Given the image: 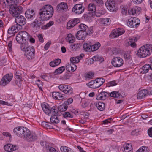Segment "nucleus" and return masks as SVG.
Listing matches in <instances>:
<instances>
[{
  "label": "nucleus",
  "instance_id": "0e129e2a",
  "mask_svg": "<svg viewBox=\"0 0 152 152\" xmlns=\"http://www.w3.org/2000/svg\"><path fill=\"white\" fill-rule=\"evenodd\" d=\"M133 21L132 20L131 18L129 19L128 20V21L127 22V25L129 27L133 28V25H132V23Z\"/></svg>",
  "mask_w": 152,
  "mask_h": 152
},
{
  "label": "nucleus",
  "instance_id": "e433bc0d",
  "mask_svg": "<svg viewBox=\"0 0 152 152\" xmlns=\"http://www.w3.org/2000/svg\"><path fill=\"white\" fill-rule=\"evenodd\" d=\"M110 96L111 97L118 98L120 96L122 97V96L121 95V94L118 91H113L110 94Z\"/></svg>",
  "mask_w": 152,
  "mask_h": 152
},
{
  "label": "nucleus",
  "instance_id": "72a5a7b5",
  "mask_svg": "<svg viewBox=\"0 0 152 152\" xmlns=\"http://www.w3.org/2000/svg\"><path fill=\"white\" fill-rule=\"evenodd\" d=\"M87 85L89 87L93 89H96L98 88L97 84L96 81H95V80H91L87 84Z\"/></svg>",
  "mask_w": 152,
  "mask_h": 152
},
{
  "label": "nucleus",
  "instance_id": "e2e57ef3",
  "mask_svg": "<svg viewBox=\"0 0 152 152\" xmlns=\"http://www.w3.org/2000/svg\"><path fill=\"white\" fill-rule=\"evenodd\" d=\"M44 20L42 19L41 20L39 19L37 20V27H40V26L43 24V23Z\"/></svg>",
  "mask_w": 152,
  "mask_h": 152
},
{
  "label": "nucleus",
  "instance_id": "9d476101",
  "mask_svg": "<svg viewBox=\"0 0 152 152\" xmlns=\"http://www.w3.org/2000/svg\"><path fill=\"white\" fill-rule=\"evenodd\" d=\"M13 75L11 73L6 74L2 78L1 81V84L5 86L9 83L12 79Z\"/></svg>",
  "mask_w": 152,
  "mask_h": 152
},
{
  "label": "nucleus",
  "instance_id": "6e6d98bb",
  "mask_svg": "<svg viewBox=\"0 0 152 152\" xmlns=\"http://www.w3.org/2000/svg\"><path fill=\"white\" fill-rule=\"evenodd\" d=\"M62 115L64 118H72L73 117V115L68 112H64Z\"/></svg>",
  "mask_w": 152,
  "mask_h": 152
},
{
  "label": "nucleus",
  "instance_id": "49530a36",
  "mask_svg": "<svg viewBox=\"0 0 152 152\" xmlns=\"http://www.w3.org/2000/svg\"><path fill=\"white\" fill-rule=\"evenodd\" d=\"M100 46L101 45L99 42H97L94 44L91 45L92 48V51H94L97 50L100 47Z\"/></svg>",
  "mask_w": 152,
  "mask_h": 152
},
{
  "label": "nucleus",
  "instance_id": "473e14b6",
  "mask_svg": "<svg viewBox=\"0 0 152 152\" xmlns=\"http://www.w3.org/2000/svg\"><path fill=\"white\" fill-rule=\"evenodd\" d=\"M138 40V39L135 37H133L130 39V40L128 42L129 45H130L131 47H134L136 45L135 43Z\"/></svg>",
  "mask_w": 152,
  "mask_h": 152
},
{
  "label": "nucleus",
  "instance_id": "393cba45",
  "mask_svg": "<svg viewBox=\"0 0 152 152\" xmlns=\"http://www.w3.org/2000/svg\"><path fill=\"white\" fill-rule=\"evenodd\" d=\"M107 94V93L105 92L102 91L99 92V90L98 93L96 95V99L97 100H104L106 98Z\"/></svg>",
  "mask_w": 152,
  "mask_h": 152
},
{
  "label": "nucleus",
  "instance_id": "ddd939ff",
  "mask_svg": "<svg viewBox=\"0 0 152 152\" xmlns=\"http://www.w3.org/2000/svg\"><path fill=\"white\" fill-rule=\"evenodd\" d=\"M84 7L82 4H77L74 5L73 7L72 11L77 14H80L82 13L84 11Z\"/></svg>",
  "mask_w": 152,
  "mask_h": 152
},
{
  "label": "nucleus",
  "instance_id": "603ef678",
  "mask_svg": "<svg viewBox=\"0 0 152 152\" xmlns=\"http://www.w3.org/2000/svg\"><path fill=\"white\" fill-rule=\"evenodd\" d=\"M131 19H132V20L133 21L132 23V25H133V28L136 27V26L140 24V23L138 22H137L136 21V20H137V22L139 21L138 19H137L136 18H131Z\"/></svg>",
  "mask_w": 152,
  "mask_h": 152
},
{
  "label": "nucleus",
  "instance_id": "a18cd8bd",
  "mask_svg": "<svg viewBox=\"0 0 152 152\" xmlns=\"http://www.w3.org/2000/svg\"><path fill=\"white\" fill-rule=\"evenodd\" d=\"M94 74L91 72L86 74L85 75V77L86 80L92 79L94 76Z\"/></svg>",
  "mask_w": 152,
  "mask_h": 152
},
{
  "label": "nucleus",
  "instance_id": "4468645a",
  "mask_svg": "<svg viewBox=\"0 0 152 152\" xmlns=\"http://www.w3.org/2000/svg\"><path fill=\"white\" fill-rule=\"evenodd\" d=\"M80 22V19L79 18L71 20L68 22L66 25V28L68 29H70L79 23Z\"/></svg>",
  "mask_w": 152,
  "mask_h": 152
},
{
  "label": "nucleus",
  "instance_id": "5701e85b",
  "mask_svg": "<svg viewBox=\"0 0 152 152\" xmlns=\"http://www.w3.org/2000/svg\"><path fill=\"white\" fill-rule=\"evenodd\" d=\"M86 36L85 33H84L83 31L81 29L75 34L76 37L78 40H83L85 38Z\"/></svg>",
  "mask_w": 152,
  "mask_h": 152
},
{
  "label": "nucleus",
  "instance_id": "c9c22d12",
  "mask_svg": "<svg viewBox=\"0 0 152 152\" xmlns=\"http://www.w3.org/2000/svg\"><path fill=\"white\" fill-rule=\"evenodd\" d=\"M151 66L149 64H147L144 65L141 68V72L142 73H146L148 72L149 69H151Z\"/></svg>",
  "mask_w": 152,
  "mask_h": 152
},
{
  "label": "nucleus",
  "instance_id": "0eeeda50",
  "mask_svg": "<svg viewBox=\"0 0 152 152\" xmlns=\"http://www.w3.org/2000/svg\"><path fill=\"white\" fill-rule=\"evenodd\" d=\"M35 55V50L34 47L28 46L24 53L26 58L28 60H31L34 58Z\"/></svg>",
  "mask_w": 152,
  "mask_h": 152
},
{
  "label": "nucleus",
  "instance_id": "4d7b16f0",
  "mask_svg": "<svg viewBox=\"0 0 152 152\" xmlns=\"http://www.w3.org/2000/svg\"><path fill=\"white\" fill-rule=\"evenodd\" d=\"M71 148L66 146H61L60 150L61 152H68Z\"/></svg>",
  "mask_w": 152,
  "mask_h": 152
},
{
  "label": "nucleus",
  "instance_id": "f3484780",
  "mask_svg": "<svg viewBox=\"0 0 152 152\" xmlns=\"http://www.w3.org/2000/svg\"><path fill=\"white\" fill-rule=\"evenodd\" d=\"M16 0H1L0 3L4 7H8L12 6L17 2Z\"/></svg>",
  "mask_w": 152,
  "mask_h": 152
},
{
  "label": "nucleus",
  "instance_id": "7ed1b4c3",
  "mask_svg": "<svg viewBox=\"0 0 152 152\" xmlns=\"http://www.w3.org/2000/svg\"><path fill=\"white\" fill-rule=\"evenodd\" d=\"M152 52V45L146 44L141 47L137 51V54L141 58L149 56Z\"/></svg>",
  "mask_w": 152,
  "mask_h": 152
},
{
  "label": "nucleus",
  "instance_id": "8fccbe9b",
  "mask_svg": "<svg viewBox=\"0 0 152 152\" xmlns=\"http://www.w3.org/2000/svg\"><path fill=\"white\" fill-rule=\"evenodd\" d=\"M51 124V123L50 122L43 121L42 122L41 125L45 128L50 129L52 128V126L50 125Z\"/></svg>",
  "mask_w": 152,
  "mask_h": 152
},
{
  "label": "nucleus",
  "instance_id": "cd10ccee",
  "mask_svg": "<svg viewBox=\"0 0 152 152\" xmlns=\"http://www.w3.org/2000/svg\"><path fill=\"white\" fill-rule=\"evenodd\" d=\"M66 69L67 71L69 72H70L71 71L74 72L76 70L77 66L74 64H72V65H71L68 64L66 65Z\"/></svg>",
  "mask_w": 152,
  "mask_h": 152
},
{
  "label": "nucleus",
  "instance_id": "864d4df0",
  "mask_svg": "<svg viewBox=\"0 0 152 152\" xmlns=\"http://www.w3.org/2000/svg\"><path fill=\"white\" fill-rule=\"evenodd\" d=\"M67 107V105L64 103L62 105H60V110L61 112H64L66 110Z\"/></svg>",
  "mask_w": 152,
  "mask_h": 152
},
{
  "label": "nucleus",
  "instance_id": "3c124183",
  "mask_svg": "<svg viewBox=\"0 0 152 152\" xmlns=\"http://www.w3.org/2000/svg\"><path fill=\"white\" fill-rule=\"evenodd\" d=\"M136 152H149V150L147 147L143 146L140 148Z\"/></svg>",
  "mask_w": 152,
  "mask_h": 152
},
{
  "label": "nucleus",
  "instance_id": "5fc2aeb1",
  "mask_svg": "<svg viewBox=\"0 0 152 152\" xmlns=\"http://www.w3.org/2000/svg\"><path fill=\"white\" fill-rule=\"evenodd\" d=\"M21 44L20 45V48L22 50L25 51L27 48L28 47L27 43L24 42L20 43Z\"/></svg>",
  "mask_w": 152,
  "mask_h": 152
},
{
  "label": "nucleus",
  "instance_id": "bf43d9fd",
  "mask_svg": "<svg viewBox=\"0 0 152 152\" xmlns=\"http://www.w3.org/2000/svg\"><path fill=\"white\" fill-rule=\"evenodd\" d=\"M48 152H58L57 151L53 148L49 146H46Z\"/></svg>",
  "mask_w": 152,
  "mask_h": 152
},
{
  "label": "nucleus",
  "instance_id": "58836bf2",
  "mask_svg": "<svg viewBox=\"0 0 152 152\" xmlns=\"http://www.w3.org/2000/svg\"><path fill=\"white\" fill-rule=\"evenodd\" d=\"M97 84L98 88L101 86L105 82V80L102 78H97L95 80Z\"/></svg>",
  "mask_w": 152,
  "mask_h": 152
},
{
  "label": "nucleus",
  "instance_id": "13d9d810",
  "mask_svg": "<svg viewBox=\"0 0 152 152\" xmlns=\"http://www.w3.org/2000/svg\"><path fill=\"white\" fill-rule=\"evenodd\" d=\"M110 19L108 18L103 19L101 21L102 23L103 24L107 25L110 23Z\"/></svg>",
  "mask_w": 152,
  "mask_h": 152
},
{
  "label": "nucleus",
  "instance_id": "412c9836",
  "mask_svg": "<svg viewBox=\"0 0 152 152\" xmlns=\"http://www.w3.org/2000/svg\"><path fill=\"white\" fill-rule=\"evenodd\" d=\"M18 148L16 146L13 145L11 144H7L4 147V150L7 152L13 151L17 150Z\"/></svg>",
  "mask_w": 152,
  "mask_h": 152
},
{
  "label": "nucleus",
  "instance_id": "1a4fd4ad",
  "mask_svg": "<svg viewBox=\"0 0 152 152\" xmlns=\"http://www.w3.org/2000/svg\"><path fill=\"white\" fill-rule=\"evenodd\" d=\"M58 88L61 91L67 94H71L73 93V89L71 87L64 84L60 85Z\"/></svg>",
  "mask_w": 152,
  "mask_h": 152
},
{
  "label": "nucleus",
  "instance_id": "39448f33",
  "mask_svg": "<svg viewBox=\"0 0 152 152\" xmlns=\"http://www.w3.org/2000/svg\"><path fill=\"white\" fill-rule=\"evenodd\" d=\"M30 36L29 34L26 31H22L17 35L16 40L19 43L24 42L29 39Z\"/></svg>",
  "mask_w": 152,
  "mask_h": 152
},
{
  "label": "nucleus",
  "instance_id": "de8ad7c7",
  "mask_svg": "<svg viewBox=\"0 0 152 152\" xmlns=\"http://www.w3.org/2000/svg\"><path fill=\"white\" fill-rule=\"evenodd\" d=\"M104 13V12L102 10H96L94 12H93V16L95 15L98 17H99L101 15H103Z\"/></svg>",
  "mask_w": 152,
  "mask_h": 152
},
{
  "label": "nucleus",
  "instance_id": "6ab92c4d",
  "mask_svg": "<svg viewBox=\"0 0 152 152\" xmlns=\"http://www.w3.org/2000/svg\"><path fill=\"white\" fill-rule=\"evenodd\" d=\"M35 13H34V10L32 9H28L25 13L26 18L30 20H33L34 17Z\"/></svg>",
  "mask_w": 152,
  "mask_h": 152
},
{
  "label": "nucleus",
  "instance_id": "09e8293b",
  "mask_svg": "<svg viewBox=\"0 0 152 152\" xmlns=\"http://www.w3.org/2000/svg\"><path fill=\"white\" fill-rule=\"evenodd\" d=\"M119 36L117 30L114 29L112 31V33L110 36L111 38H115L118 37Z\"/></svg>",
  "mask_w": 152,
  "mask_h": 152
},
{
  "label": "nucleus",
  "instance_id": "680f3d73",
  "mask_svg": "<svg viewBox=\"0 0 152 152\" xmlns=\"http://www.w3.org/2000/svg\"><path fill=\"white\" fill-rule=\"evenodd\" d=\"M117 85V83L115 81L109 82L107 83V86L108 87L113 86Z\"/></svg>",
  "mask_w": 152,
  "mask_h": 152
},
{
  "label": "nucleus",
  "instance_id": "20e7f679",
  "mask_svg": "<svg viewBox=\"0 0 152 152\" xmlns=\"http://www.w3.org/2000/svg\"><path fill=\"white\" fill-rule=\"evenodd\" d=\"M15 134L19 137H23L27 139L30 132L29 129L24 127H17L13 129Z\"/></svg>",
  "mask_w": 152,
  "mask_h": 152
},
{
  "label": "nucleus",
  "instance_id": "338daca9",
  "mask_svg": "<svg viewBox=\"0 0 152 152\" xmlns=\"http://www.w3.org/2000/svg\"><path fill=\"white\" fill-rule=\"evenodd\" d=\"M117 30L119 35L123 34L125 32V31L123 29L118 28Z\"/></svg>",
  "mask_w": 152,
  "mask_h": 152
},
{
  "label": "nucleus",
  "instance_id": "c756f323",
  "mask_svg": "<svg viewBox=\"0 0 152 152\" xmlns=\"http://www.w3.org/2000/svg\"><path fill=\"white\" fill-rule=\"evenodd\" d=\"M96 106L99 110L102 111L104 109L105 105L104 103L102 102H98L96 103Z\"/></svg>",
  "mask_w": 152,
  "mask_h": 152
},
{
  "label": "nucleus",
  "instance_id": "2f4dec72",
  "mask_svg": "<svg viewBox=\"0 0 152 152\" xmlns=\"http://www.w3.org/2000/svg\"><path fill=\"white\" fill-rule=\"evenodd\" d=\"M83 49L86 51H92V48L91 43H85L83 45Z\"/></svg>",
  "mask_w": 152,
  "mask_h": 152
},
{
  "label": "nucleus",
  "instance_id": "4be33fe9",
  "mask_svg": "<svg viewBox=\"0 0 152 152\" xmlns=\"http://www.w3.org/2000/svg\"><path fill=\"white\" fill-rule=\"evenodd\" d=\"M64 95L58 92H53L52 93L53 98L56 100H62L64 99Z\"/></svg>",
  "mask_w": 152,
  "mask_h": 152
},
{
  "label": "nucleus",
  "instance_id": "423d86ee",
  "mask_svg": "<svg viewBox=\"0 0 152 152\" xmlns=\"http://www.w3.org/2000/svg\"><path fill=\"white\" fill-rule=\"evenodd\" d=\"M23 11L22 7L16 4V3L11 6L10 11V14L13 17H16L18 16V15L22 13Z\"/></svg>",
  "mask_w": 152,
  "mask_h": 152
},
{
  "label": "nucleus",
  "instance_id": "a19ab883",
  "mask_svg": "<svg viewBox=\"0 0 152 152\" xmlns=\"http://www.w3.org/2000/svg\"><path fill=\"white\" fill-rule=\"evenodd\" d=\"M65 70V68L64 66L60 67L55 70L54 72V75L60 74L62 73Z\"/></svg>",
  "mask_w": 152,
  "mask_h": 152
},
{
  "label": "nucleus",
  "instance_id": "6e6552de",
  "mask_svg": "<svg viewBox=\"0 0 152 152\" xmlns=\"http://www.w3.org/2000/svg\"><path fill=\"white\" fill-rule=\"evenodd\" d=\"M79 27L86 35H90L94 32L93 26L89 27L85 24L81 23L79 25Z\"/></svg>",
  "mask_w": 152,
  "mask_h": 152
},
{
  "label": "nucleus",
  "instance_id": "a211bd4d",
  "mask_svg": "<svg viewBox=\"0 0 152 152\" xmlns=\"http://www.w3.org/2000/svg\"><path fill=\"white\" fill-rule=\"evenodd\" d=\"M22 27H20L18 24L16 23L14 25L11 27L9 28L8 30V33L10 34H12L18 32V31L21 29Z\"/></svg>",
  "mask_w": 152,
  "mask_h": 152
},
{
  "label": "nucleus",
  "instance_id": "69168bd1",
  "mask_svg": "<svg viewBox=\"0 0 152 152\" xmlns=\"http://www.w3.org/2000/svg\"><path fill=\"white\" fill-rule=\"evenodd\" d=\"M71 76V75L69 73L66 72L64 75V79L66 80L69 79Z\"/></svg>",
  "mask_w": 152,
  "mask_h": 152
},
{
  "label": "nucleus",
  "instance_id": "9b49d317",
  "mask_svg": "<svg viewBox=\"0 0 152 152\" xmlns=\"http://www.w3.org/2000/svg\"><path fill=\"white\" fill-rule=\"evenodd\" d=\"M111 63L114 67H119L123 65L124 61L123 59L120 57H115L112 60Z\"/></svg>",
  "mask_w": 152,
  "mask_h": 152
},
{
  "label": "nucleus",
  "instance_id": "ea45409f",
  "mask_svg": "<svg viewBox=\"0 0 152 152\" xmlns=\"http://www.w3.org/2000/svg\"><path fill=\"white\" fill-rule=\"evenodd\" d=\"M88 9L89 11L92 12V13L94 12L96 10L95 5L93 3H91L88 5Z\"/></svg>",
  "mask_w": 152,
  "mask_h": 152
},
{
  "label": "nucleus",
  "instance_id": "f257e3e1",
  "mask_svg": "<svg viewBox=\"0 0 152 152\" xmlns=\"http://www.w3.org/2000/svg\"><path fill=\"white\" fill-rule=\"evenodd\" d=\"M42 109L44 112L48 115H51L50 121L52 123H58L59 120L57 116L59 115L58 113L59 110L57 108L53 106L51 107L48 104L43 103L41 104Z\"/></svg>",
  "mask_w": 152,
  "mask_h": 152
},
{
  "label": "nucleus",
  "instance_id": "a878e982",
  "mask_svg": "<svg viewBox=\"0 0 152 152\" xmlns=\"http://www.w3.org/2000/svg\"><path fill=\"white\" fill-rule=\"evenodd\" d=\"M27 140L29 142H33L37 139L38 136L34 132H30L29 134Z\"/></svg>",
  "mask_w": 152,
  "mask_h": 152
},
{
  "label": "nucleus",
  "instance_id": "774afa93",
  "mask_svg": "<svg viewBox=\"0 0 152 152\" xmlns=\"http://www.w3.org/2000/svg\"><path fill=\"white\" fill-rule=\"evenodd\" d=\"M15 83L16 85L18 86L19 87H20L21 86V82H22V80H16L15 81Z\"/></svg>",
  "mask_w": 152,
  "mask_h": 152
},
{
  "label": "nucleus",
  "instance_id": "2eb2a0df",
  "mask_svg": "<svg viewBox=\"0 0 152 152\" xmlns=\"http://www.w3.org/2000/svg\"><path fill=\"white\" fill-rule=\"evenodd\" d=\"M68 9L67 4L62 2L59 4L56 7V10L58 12H64L66 11Z\"/></svg>",
  "mask_w": 152,
  "mask_h": 152
},
{
  "label": "nucleus",
  "instance_id": "aec40b11",
  "mask_svg": "<svg viewBox=\"0 0 152 152\" xmlns=\"http://www.w3.org/2000/svg\"><path fill=\"white\" fill-rule=\"evenodd\" d=\"M141 10V8L137 6H135L129 9L128 12L130 15H138L140 13Z\"/></svg>",
  "mask_w": 152,
  "mask_h": 152
},
{
  "label": "nucleus",
  "instance_id": "c85d7f7f",
  "mask_svg": "<svg viewBox=\"0 0 152 152\" xmlns=\"http://www.w3.org/2000/svg\"><path fill=\"white\" fill-rule=\"evenodd\" d=\"M81 45L79 43H75L70 45V48L71 50L75 51L79 50L81 47Z\"/></svg>",
  "mask_w": 152,
  "mask_h": 152
},
{
  "label": "nucleus",
  "instance_id": "dca6fc26",
  "mask_svg": "<svg viewBox=\"0 0 152 152\" xmlns=\"http://www.w3.org/2000/svg\"><path fill=\"white\" fill-rule=\"evenodd\" d=\"M16 23L19 25L20 27L25 25L26 23V20L23 16L20 15L17 16L15 19Z\"/></svg>",
  "mask_w": 152,
  "mask_h": 152
},
{
  "label": "nucleus",
  "instance_id": "f8f14e48",
  "mask_svg": "<svg viewBox=\"0 0 152 152\" xmlns=\"http://www.w3.org/2000/svg\"><path fill=\"white\" fill-rule=\"evenodd\" d=\"M107 9L111 12H115L117 10L114 0H107L106 3Z\"/></svg>",
  "mask_w": 152,
  "mask_h": 152
},
{
  "label": "nucleus",
  "instance_id": "f03ea898",
  "mask_svg": "<svg viewBox=\"0 0 152 152\" xmlns=\"http://www.w3.org/2000/svg\"><path fill=\"white\" fill-rule=\"evenodd\" d=\"M54 12L53 7L50 5H46L40 9L39 12L41 19L43 20H48L53 15Z\"/></svg>",
  "mask_w": 152,
  "mask_h": 152
},
{
  "label": "nucleus",
  "instance_id": "bb28decb",
  "mask_svg": "<svg viewBox=\"0 0 152 152\" xmlns=\"http://www.w3.org/2000/svg\"><path fill=\"white\" fill-rule=\"evenodd\" d=\"M84 56L83 54H81L76 57H72L70 58L71 62L73 63H77L79 62Z\"/></svg>",
  "mask_w": 152,
  "mask_h": 152
},
{
  "label": "nucleus",
  "instance_id": "b1692460",
  "mask_svg": "<svg viewBox=\"0 0 152 152\" xmlns=\"http://www.w3.org/2000/svg\"><path fill=\"white\" fill-rule=\"evenodd\" d=\"M149 94L148 91L146 89H143L140 91L137 94L138 99H141L146 96V95Z\"/></svg>",
  "mask_w": 152,
  "mask_h": 152
},
{
  "label": "nucleus",
  "instance_id": "79ce46f5",
  "mask_svg": "<svg viewBox=\"0 0 152 152\" xmlns=\"http://www.w3.org/2000/svg\"><path fill=\"white\" fill-rule=\"evenodd\" d=\"M124 57L126 61L132 58L131 52H126L124 54Z\"/></svg>",
  "mask_w": 152,
  "mask_h": 152
},
{
  "label": "nucleus",
  "instance_id": "7c9ffc66",
  "mask_svg": "<svg viewBox=\"0 0 152 152\" xmlns=\"http://www.w3.org/2000/svg\"><path fill=\"white\" fill-rule=\"evenodd\" d=\"M124 152H132V148L131 143H126L124 145Z\"/></svg>",
  "mask_w": 152,
  "mask_h": 152
},
{
  "label": "nucleus",
  "instance_id": "4c0bfd02",
  "mask_svg": "<svg viewBox=\"0 0 152 152\" xmlns=\"http://www.w3.org/2000/svg\"><path fill=\"white\" fill-rule=\"evenodd\" d=\"M92 59L93 61H99L100 62H102L104 61V58L103 57L99 55L95 56L92 58Z\"/></svg>",
  "mask_w": 152,
  "mask_h": 152
},
{
  "label": "nucleus",
  "instance_id": "f704fd0d",
  "mask_svg": "<svg viewBox=\"0 0 152 152\" xmlns=\"http://www.w3.org/2000/svg\"><path fill=\"white\" fill-rule=\"evenodd\" d=\"M66 39L69 43H73L75 41V37L71 34H68Z\"/></svg>",
  "mask_w": 152,
  "mask_h": 152
},
{
  "label": "nucleus",
  "instance_id": "37998d69",
  "mask_svg": "<svg viewBox=\"0 0 152 152\" xmlns=\"http://www.w3.org/2000/svg\"><path fill=\"white\" fill-rule=\"evenodd\" d=\"M93 3L96 5L102 6L104 5L103 1L102 0H92Z\"/></svg>",
  "mask_w": 152,
  "mask_h": 152
},
{
  "label": "nucleus",
  "instance_id": "c03bdc74",
  "mask_svg": "<svg viewBox=\"0 0 152 152\" xmlns=\"http://www.w3.org/2000/svg\"><path fill=\"white\" fill-rule=\"evenodd\" d=\"M54 22L53 21H50L46 25L42 26L41 27V28L43 30L47 29L48 28L50 27L51 26L54 24Z\"/></svg>",
  "mask_w": 152,
  "mask_h": 152
},
{
  "label": "nucleus",
  "instance_id": "052dcab7",
  "mask_svg": "<svg viewBox=\"0 0 152 152\" xmlns=\"http://www.w3.org/2000/svg\"><path fill=\"white\" fill-rule=\"evenodd\" d=\"M15 79L19 80H21L22 78V75L18 72H17L15 75Z\"/></svg>",
  "mask_w": 152,
  "mask_h": 152
}]
</instances>
